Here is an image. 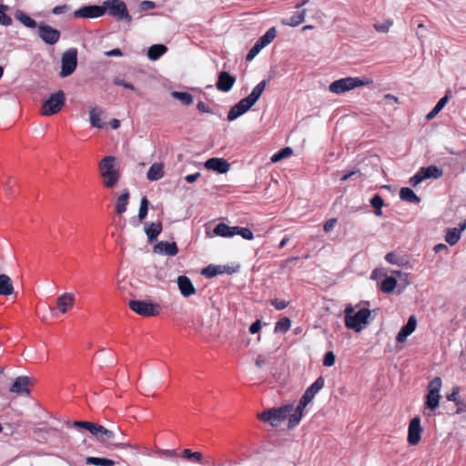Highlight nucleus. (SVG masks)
<instances>
[{
  "instance_id": "46",
  "label": "nucleus",
  "mask_w": 466,
  "mask_h": 466,
  "mask_svg": "<svg viewBox=\"0 0 466 466\" xmlns=\"http://www.w3.org/2000/svg\"><path fill=\"white\" fill-rule=\"evenodd\" d=\"M148 200L146 197H143L141 198V201H140V207H139V210H138V219L140 221H143L146 217H147V210H148Z\"/></svg>"
},
{
  "instance_id": "33",
  "label": "nucleus",
  "mask_w": 466,
  "mask_h": 466,
  "mask_svg": "<svg viewBox=\"0 0 466 466\" xmlns=\"http://www.w3.org/2000/svg\"><path fill=\"white\" fill-rule=\"evenodd\" d=\"M167 51V48L164 45L156 44L151 46L147 50V57L148 59L152 61L157 60L160 56H162Z\"/></svg>"
},
{
  "instance_id": "5",
  "label": "nucleus",
  "mask_w": 466,
  "mask_h": 466,
  "mask_svg": "<svg viewBox=\"0 0 466 466\" xmlns=\"http://www.w3.org/2000/svg\"><path fill=\"white\" fill-rule=\"evenodd\" d=\"M292 410V405L272 408L258 414V419L265 423L269 424L272 427H279L287 419L289 420V415Z\"/></svg>"
},
{
  "instance_id": "43",
  "label": "nucleus",
  "mask_w": 466,
  "mask_h": 466,
  "mask_svg": "<svg viewBox=\"0 0 466 466\" xmlns=\"http://www.w3.org/2000/svg\"><path fill=\"white\" fill-rule=\"evenodd\" d=\"M9 9L8 5H0V25L4 26H10L13 24L12 18L6 14Z\"/></svg>"
},
{
  "instance_id": "54",
  "label": "nucleus",
  "mask_w": 466,
  "mask_h": 466,
  "mask_svg": "<svg viewBox=\"0 0 466 466\" xmlns=\"http://www.w3.org/2000/svg\"><path fill=\"white\" fill-rule=\"evenodd\" d=\"M385 259L387 262H389L390 264H394V265H400V257H398L396 254L394 253H388L386 256H385Z\"/></svg>"
},
{
  "instance_id": "12",
  "label": "nucleus",
  "mask_w": 466,
  "mask_h": 466,
  "mask_svg": "<svg viewBox=\"0 0 466 466\" xmlns=\"http://www.w3.org/2000/svg\"><path fill=\"white\" fill-rule=\"evenodd\" d=\"M442 176V170L436 166L421 167L413 177L410 178V183L416 187L426 178H439Z\"/></svg>"
},
{
  "instance_id": "49",
  "label": "nucleus",
  "mask_w": 466,
  "mask_h": 466,
  "mask_svg": "<svg viewBox=\"0 0 466 466\" xmlns=\"http://www.w3.org/2000/svg\"><path fill=\"white\" fill-rule=\"evenodd\" d=\"M197 107L200 113L211 114V115H218V114L220 115V113L217 109L210 107L208 105H207L206 103H204L202 101L198 103Z\"/></svg>"
},
{
  "instance_id": "7",
  "label": "nucleus",
  "mask_w": 466,
  "mask_h": 466,
  "mask_svg": "<svg viewBox=\"0 0 466 466\" xmlns=\"http://www.w3.org/2000/svg\"><path fill=\"white\" fill-rule=\"evenodd\" d=\"M102 8H105V13L107 12L110 16L116 20H125L128 23L132 20L127 5L122 0H106Z\"/></svg>"
},
{
  "instance_id": "14",
  "label": "nucleus",
  "mask_w": 466,
  "mask_h": 466,
  "mask_svg": "<svg viewBox=\"0 0 466 466\" xmlns=\"http://www.w3.org/2000/svg\"><path fill=\"white\" fill-rule=\"evenodd\" d=\"M65 102L64 93L59 91L53 94L49 99H47L43 106V113L45 115H55L57 114Z\"/></svg>"
},
{
  "instance_id": "10",
  "label": "nucleus",
  "mask_w": 466,
  "mask_h": 466,
  "mask_svg": "<svg viewBox=\"0 0 466 466\" xmlns=\"http://www.w3.org/2000/svg\"><path fill=\"white\" fill-rule=\"evenodd\" d=\"M129 307L134 312L144 317L157 316L160 312L158 304L147 300H130Z\"/></svg>"
},
{
  "instance_id": "59",
  "label": "nucleus",
  "mask_w": 466,
  "mask_h": 466,
  "mask_svg": "<svg viewBox=\"0 0 466 466\" xmlns=\"http://www.w3.org/2000/svg\"><path fill=\"white\" fill-rule=\"evenodd\" d=\"M268 362V358L265 355H258L256 360V366L258 368H262L264 365H266Z\"/></svg>"
},
{
  "instance_id": "22",
  "label": "nucleus",
  "mask_w": 466,
  "mask_h": 466,
  "mask_svg": "<svg viewBox=\"0 0 466 466\" xmlns=\"http://www.w3.org/2000/svg\"><path fill=\"white\" fill-rule=\"evenodd\" d=\"M309 403V400H305V399L303 397H301L297 408L295 410L293 409V410L290 412L289 421V429L294 428L295 426H297L299 423V421L302 418L303 410Z\"/></svg>"
},
{
  "instance_id": "62",
  "label": "nucleus",
  "mask_w": 466,
  "mask_h": 466,
  "mask_svg": "<svg viewBox=\"0 0 466 466\" xmlns=\"http://www.w3.org/2000/svg\"><path fill=\"white\" fill-rule=\"evenodd\" d=\"M108 130L113 129L116 130L120 127V121L117 118H113L111 121L107 123Z\"/></svg>"
},
{
  "instance_id": "50",
  "label": "nucleus",
  "mask_w": 466,
  "mask_h": 466,
  "mask_svg": "<svg viewBox=\"0 0 466 466\" xmlns=\"http://www.w3.org/2000/svg\"><path fill=\"white\" fill-rule=\"evenodd\" d=\"M262 49L263 47L260 46V44L256 42L255 45L251 47V49L248 51L246 56V60L252 61Z\"/></svg>"
},
{
  "instance_id": "64",
  "label": "nucleus",
  "mask_w": 466,
  "mask_h": 466,
  "mask_svg": "<svg viewBox=\"0 0 466 466\" xmlns=\"http://www.w3.org/2000/svg\"><path fill=\"white\" fill-rule=\"evenodd\" d=\"M260 328H261L260 321L257 320L254 323H252V325L249 328V331H250V333L255 334L259 331Z\"/></svg>"
},
{
  "instance_id": "18",
  "label": "nucleus",
  "mask_w": 466,
  "mask_h": 466,
  "mask_svg": "<svg viewBox=\"0 0 466 466\" xmlns=\"http://www.w3.org/2000/svg\"><path fill=\"white\" fill-rule=\"evenodd\" d=\"M204 166L207 169L218 174H226L230 169V164L221 157L209 158L205 162Z\"/></svg>"
},
{
  "instance_id": "51",
  "label": "nucleus",
  "mask_w": 466,
  "mask_h": 466,
  "mask_svg": "<svg viewBox=\"0 0 466 466\" xmlns=\"http://www.w3.org/2000/svg\"><path fill=\"white\" fill-rule=\"evenodd\" d=\"M335 355L332 351L326 352L323 359V365L326 367H332L335 363Z\"/></svg>"
},
{
  "instance_id": "61",
  "label": "nucleus",
  "mask_w": 466,
  "mask_h": 466,
  "mask_svg": "<svg viewBox=\"0 0 466 466\" xmlns=\"http://www.w3.org/2000/svg\"><path fill=\"white\" fill-rule=\"evenodd\" d=\"M370 203L375 209V214L379 216V194H375L370 199Z\"/></svg>"
},
{
  "instance_id": "15",
  "label": "nucleus",
  "mask_w": 466,
  "mask_h": 466,
  "mask_svg": "<svg viewBox=\"0 0 466 466\" xmlns=\"http://www.w3.org/2000/svg\"><path fill=\"white\" fill-rule=\"evenodd\" d=\"M105 15V8L102 5H85L74 12L76 18H96Z\"/></svg>"
},
{
  "instance_id": "30",
  "label": "nucleus",
  "mask_w": 466,
  "mask_h": 466,
  "mask_svg": "<svg viewBox=\"0 0 466 466\" xmlns=\"http://www.w3.org/2000/svg\"><path fill=\"white\" fill-rule=\"evenodd\" d=\"M307 15V10L303 9L301 11L296 12L293 15H291L289 18L283 19L281 21L282 25H289V26H298L300 24H302L305 20Z\"/></svg>"
},
{
  "instance_id": "20",
  "label": "nucleus",
  "mask_w": 466,
  "mask_h": 466,
  "mask_svg": "<svg viewBox=\"0 0 466 466\" xmlns=\"http://www.w3.org/2000/svg\"><path fill=\"white\" fill-rule=\"evenodd\" d=\"M153 251L156 254L173 257L177 254L178 248L176 242L160 241L154 246Z\"/></svg>"
},
{
  "instance_id": "4",
  "label": "nucleus",
  "mask_w": 466,
  "mask_h": 466,
  "mask_svg": "<svg viewBox=\"0 0 466 466\" xmlns=\"http://www.w3.org/2000/svg\"><path fill=\"white\" fill-rule=\"evenodd\" d=\"M345 325L348 329L360 332L366 328L370 316V311L367 309H361L358 311L351 305L345 308Z\"/></svg>"
},
{
  "instance_id": "38",
  "label": "nucleus",
  "mask_w": 466,
  "mask_h": 466,
  "mask_svg": "<svg viewBox=\"0 0 466 466\" xmlns=\"http://www.w3.org/2000/svg\"><path fill=\"white\" fill-rule=\"evenodd\" d=\"M171 96L179 100L184 106H189L194 101L192 95L188 92L173 91L171 92Z\"/></svg>"
},
{
  "instance_id": "17",
  "label": "nucleus",
  "mask_w": 466,
  "mask_h": 466,
  "mask_svg": "<svg viewBox=\"0 0 466 466\" xmlns=\"http://www.w3.org/2000/svg\"><path fill=\"white\" fill-rule=\"evenodd\" d=\"M422 428L420 426V419L419 417L413 418L409 424L408 429V441L411 445H417L422 433Z\"/></svg>"
},
{
  "instance_id": "37",
  "label": "nucleus",
  "mask_w": 466,
  "mask_h": 466,
  "mask_svg": "<svg viewBox=\"0 0 466 466\" xmlns=\"http://www.w3.org/2000/svg\"><path fill=\"white\" fill-rule=\"evenodd\" d=\"M214 233L217 236L229 238L235 236V227H229L224 223H219L216 226Z\"/></svg>"
},
{
  "instance_id": "45",
  "label": "nucleus",
  "mask_w": 466,
  "mask_h": 466,
  "mask_svg": "<svg viewBox=\"0 0 466 466\" xmlns=\"http://www.w3.org/2000/svg\"><path fill=\"white\" fill-rule=\"evenodd\" d=\"M74 425L87 430L94 436L96 434L99 424L90 421H74Z\"/></svg>"
},
{
  "instance_id": "55",
  "label": "nucleus",
  "mask_w": 466,
  "mask_h": 466,
  "mask_svg": "<svg viewBox=\"0 0 466 466\" xmlns=\"http://www.w3.org/2000/svg\"><path fill=\"white\" fill-rule=\"evenodd\" d=\"M271 304L278 309L281 310L284 309L286 307H288L289 302L281 299H272Z\"/></svg>"
},
{
  "instance_id": "56",
  "label": "nucleus",
  "mask_w": 466,
  "mask_h": 466,
  "mask_svg": "<svg viewBox=\"0 0 466 466\" xmlns=\"http://www.w3.org/2000/svg\"><path fill=\"white\" fill-rule=\"evenodd\" d=\"M156 7V3L149 0H145L140 3V8L144 11L151 10Z\"/></svg>"
},
{
  "instance_id": "34",
  "label": "nucleus",
  "mask_w": 466,
  "mask_h": 466,
  "mask_svg": "<svg viewBox=\"0 0 466 466\" xmlns=\"http://www.w3.org/2000/svg\"><path fill=\"white\" fill-rule=\"evenodd\" d=\"M129 201V192L125 189L117 198L116 211L117 214H122L127 211V208Z\"/></svg>"
},
{
  "instance_id": "13",
  "label": "nucleus",
  "mask_w": 466,
  "mask_h": 466,
  "mask_svg": "<svg viewBox=\"0 0 466 466\" xmlns=\"http://www.w3.org/2000/svg\"><path fill=\"white\" fill-rule=\"evenodd\" d=\"M38 36L47 45H55L60 39V31L45 23L38 25Z\"/></svg>"
},
{
  "instance_id": "1",
  "label": "nucleus",
  "mask_w": 466,
  "mask_h": 466,
  "mask_svg": "<svg viewBox=\"0 0 466 466\" xmlns=\"http://www.w3.org/2000/svg\"><path fill=\"white\" fill-rule=\"evenodd\" d=\"M98 170L102 178V184L106 188L115 187L121 177L116 157L106 156L98 163Z\"/></svg>"
},
{
  "instance_id": "53",
  "label": "nucleus",
  "mask_w": 466,
  "mask_h": 466,
  "mask_svg": "<svg viewBox=\"0 0 466 466\" xmlns=\"http://www.w3.org/2000/svg\"><path fill=\"white\" fill-rule=\"evenodd\" d=\"M157 454L160 457H166V458H176L177 457V452L176 450H159L157 451Z\"/></svg>"
},
{
  "instance_id": "24",
  "label": "nucleus",
  "mask_w": 466,
  "mask_h": 466,
  "mask_svg": "<svg viewBox=\"0 0 466 466\" xmlns=\"http://www.w3.org/2000/svg\"><path fill=\"white\" fill-rule=\"evenodd\" d=\"M177 282L178 289L184 297L188 298L196 293V289L188 277L179 276Z\"/></svg>"
},
{
  "instance_id": "29",
  "label": "nucleus",
  "mask_w": 466,
  "mask_h": 466,
  "mask_svg": "<svg viewBox=\"0 0 466 466\" xmlns=\"http://www.w3.org/2000/svg\"><path fill=\"white\" fill-rule=\"evenodd\" d=\"M14 15L17 21H19L24 26L27 28L34 29L35 27H38L37 23L33 18H31L27 14H25L23 10H15Z\"/></svg>"
},
{
  "instance_id": "63",
  "label": "nucleus",
  "mask_w": 466,
  "mask_h": 466,
  "mask_svg": "<svg viewBox=\"0 0 466 466\" xmlns=\"http://www.w3.org/2000/svg\"><path fill=\"white\" fill-rule=\"evenodd\" d=\"M106 56H122L123 53L119 48H115L105 53Z\"/></svg>"
},
{
  "instance_id": "11",
  "label": "nucleus",
  "mask_w": 466,
  "mask_h": 466,
  "mask_svg": "<svg viewBox=\"0 0 466 466\" xmlns=\"http://www.w3.org/2000/svg\"><path fill=\"white\" fill-rule=\"evenodd\" d=\"M403 277L406 278V275L403 274L400 270L393 271L391 276L386 277L380 282V290L385 293H390L391 291L394 290L395 288H398V293L400 294L404 289L405 286L408 284L405 279L402 287H400V284L398 285V281H400Z\"/></svg>"
},
{
  "instance_id": "19",
  "label": "nucleus",
  "mask_w": 466,
  "mask_h": 466,
  "mask_svg": "<svg viewBox=\"0 0 466 466\" xmlns=\"http://www.w3.org/2000/svg\"><path fill=\"white\" fill-rule=\"evenodd\" d=\"M236 82V77L228 72L222 71L218 74L216 84L217 88L221 92H228Z\"/></svg>"
},
{
  "instance_id": "25",
  "label": "nucleus",
  "mask_w": 466,
  "mask_h": 466,
  "mask_svg": "<svg viewBox=\"0 0 466 466\" xmlns=\"http://www.w3.org/2000/svg\"><path fill=\"white\" fill-rule=\"evenodd\" d=\"M417 326V319L415 316H410L408 322L401 328L397 335V340L399 342H404L407 338L415 330Z\"/></svg>"
},
{
  "instance_id": "42",
  "label": "nucleus",
  "mask_w": 466,
  "mask_h": 466,
  "mask_svg": "<svg viewBox=\"0 0 466 466\" xmlns=\"http://www.w3.org/2000/svg\"><path fill=\"white\" fill-rule=\"evenodd\" d=\"M293 154V150L291 147H284L278 151L277 153L273 154L270 157L271 162L276 163L279 162L284 158H287L290 157Z\"/></svg>"
},
{
  "instance_id": "32",
  "label": "nucleus",
  "mask_w": 466,
  "mask_h": 466,
  "mask_svg": "<svg viewBox=\"0 0 466 466\" xmlns=\"http://www.w3.org/2000/svg\"><path fill=\"white\" fill-rule=\"evenodd\" d=\"M14 293V285L9 276L0 275V296H9Z\"/></svg>"
},
{
  "instance_id": "35",
  "label": "nucleus",
  "mask_w": 466,
  "mask_h": 466,
  "mask_svg": "<svg viewBox=\"0 0 466 466\" xmlns=\"http://www.w3.org/2000/svg\"><path fill=\"white\" fill-rule=\"evenodd\" d=\"M451 91L447 90L443 97H441L436 106L426 115V116H436L441 110L447 105L451 98Z\"/></svg>"
},
{
  "instance_id": "8",
  "label": "nucleus",
  "mask_w": 466,
  "mask_h": 466,
  "mask_svg": "<svg viewBox=\"0 0 466 466\" xmlns=\"http://www.w3.org/2000/svg\"><path fill=\"white\" fill-rule=\"evenodd\" d=\"M442 381L440 377L432 379L428 385V393L426 395V401L424 403V409L431 411L435 410L440 405L441 395L440 391L441 389Z\"/></svg>"
},
{
  "instance_id": "27",
  "label": "nucleus",
  "mask_w": 466,
  "mask_h": 466,
  "mask_svg": "<svg viewBox=\"0 0 466 466\" xmlns=\"http://www.w3.org/2000/svg\"><path fill=\"white\" fill-rule=\"evenodd\" d=\"M28 384H29L28 377H25V376L17 377L15 380L13 385L11 386L10 391L17 393V394H23V393L28 394L29 393V390L27 388Z\"/></svg>"
},
{
  "instance_id": "58",
  "label": "nucleus",
  "mask_w": 466,
  "mask_h": 466,
  "mask_svg": "<svg viewBox=\"0 0 466 466\" xmlns=\"http://www.w3.org/2000/svg\"><path fill=\"white\" fill-rule=\"evenodd\" d=\"M88 114L91 117L100 116L103 114V110L99 106H90Z\"/></svg>"
},
{
  "instance_id": "26",
  "label": "nucleus",
  "mask_w": 466,
  "mask_h": 466,
  "mask_svg": "<svg viewBox=\"0 0 466 466\" xmlns=\"http://www.w3.org/2000/svg\"><path fill=\"white\" fill-rule=\"evenodd\" d=\"M324 379L322 377H319L309 387L302 397L305 400H309V402L314 399L315 395L324 387Z\"/></svg>"
},
{
  "instance_id": "60",
  "label": "nucleus",
  "mask_w": 466,
  "mask_h": 466,
  "mask_svg": "<svg viewBox=\"0 0 466 466\" xmlns=\"http://www.w3.org/2000/svg\"><path fill=\"white\" fill-rule=\"evenodd\" d=\"M336 223H337V220H336L335 218H330V219H329V220H328V221H326V223L324 224V230H325L326 232H329V231H331V230L334 228V227H335Z\"/></svg>"
},
{
  "instance_id": "40",
  "label": "nucleus",
  "mask_w": 466,
  "mask_h": 466,
  "mask_svg": "<svg viewBox=\"0 0 466 466\" xmlns=\"http://www.w3.org/2000/svg\"><path fill=\"white\" fill-rule=\"evenodd\" d=\"M86 463L96 466H114L115 461L106 458L87 457Z\"/></svg>"
},
{
  "instance_id": "21",
  "label": "nucleus",
  "mask_w": 466,
  "mask_h": 466,
  "mask_svg": "<svg viewBox=\"0 0 466 466\" xmlns=\"http://www.w3.org/2000/svg\"><path fill=\"white\" fill-rule=\"evenodd\" d=\"M56 304L61 313H66L75 305V294L72 292H65L59 295L56 299Z\"/></svg>"
},
{
  "instance_id": "6",
  "label": "nucleus",
  "mask_w": 466,
  "mask_h": 466,
  "mask_svg": "<svg viewBox=\"0 0 466 466\" xmlns=\"http://www.w3.org/2000/svg\"><path fill=\"white\" fill-rule=\"evenodd\" d=\"M367 84H369V81L360 77L349 76L333 81L329 85V90L333 94L341 95Z\"/></svg>"
},
{
  "instance_id": "31",
  "label": "nucleus",
  "mask_w": 466,
  "mask_h": 466,
  "mask_svg": "<svg viewBox=\"0 0 466 466\" xmlns=\"http://www.w3.org/2000/svg\"><path fill=\"white\" fill-rule=\"evenodd\" d=\"M164 166L162 163H154L147 173V178L150 181L159 180L164 177Z\"/></svg>"
},
{
  "instance_id": "47",
  "label": "nucleus",
  "mask_w": 466,
  "mask_h": 466,
  "mask_svg": "<svg viewBox=\"0 0 466 466\" xmlns=\"http://www.w3.org/2000/svg\"><path fill=\"white\" fill-rule=\"evenodd\" d=\"M235 235H239L248 240H251L254 238L253 232L248 228L235 227Z\"/></svg>"
},
{
  "instance_id": "23",
  "label": "nucleus",
  "mask_w": 466,
  "mask_h": 466,
  "mask_svg": "<svg viewBox=\"0 0 466 466\" xmlns=\"http://www.w3.org/2000/svg\"><path fill=\"white\" fill-rule=\"evenodd\" d=\"M182 458L191 463H197L204 466L208 465V461L206 460L205 456L200 451H193L190 449H185L182 451Z\"/></svg>"
},
{
  "instance_id": "39",
  "label": "nucleus",
  "mask_w": 466,
  "mask_h": 466,
  "mask_svg": "<svg viewBox=\"0 0 466 466\" xmlns=\"http://www.w3.org/2000/svg\"><path fill=\"white\" fill-rule=\"evenodd\" d=\"M276 35V28L270 27L257 42L264 48L274 40Z\"/></svg>"
},
{
  "instance_id": "41",
  "label": "nucleus",
  "mask_w": 466,
  "mask_h": 466,
  "mask_svg": "<svg viewBox=\"0 0 466 466\" xmlns=\"http://www.w3.org/2000/svg\"><path fill=\"white\" fill-rule=\"evenodd\" d=\"M460 238H461L460 229H458L457 228H449L445 235V240L451 246L455 245L460 240Z\"/></svg>"
},
{
  "instance_id": "28",
  "label": "nucleus",
  "mask_w": 466,
  "mask_h": 466,
  "mask_svg": "<svg viewBox=\"0 0 466 466\" xmlns=\"http://www.w3.org/2000/svg\"><path fill=\"white\" fill-rule=\"evenodd\" d=\"M162 231V224L161 222H154V223H146L145 224V233L147 237L149 242L157 239L160 232Z\"/></svg>"
},
{
  "instance_id": "2",
  "label": "nucleus",
  "mask_w": 466,
  "mask_h": 466,
  "mask_svg": "<svg viewBox=\"0 0 466 466\" xmlns=\"http://www.w3.org/2000/svg\"><path fill=\"white\" fill-rule=\"evenodd\" d=\"M95 437L109 449H126L131 447L130 443L125 441V434L117 426H114L112 429H106L99 424Z\"/></svg>"
},
{
  "instance_id": "16",
  "label": "nucleus",
  "mask_w": 466,
  "mask_h": 466,
  "mask_svg": "<svg viewBox=\"0 0 466 466\" xmlns=\"http://www.w3.org/2000/svg\"><path fill=\"white\" fill-rule=\"evenodd\" d=\"M238 270V266L232 267L227 265H208L202 270V275L208 278H213L221 274H233Z\"/></svg>"
},
{
  "instance_id": "57",
  "label": "nucleus",
  "mask_w": 466,
  "mask_h": 466,
  "mask_svg": "<svg viewBox=\"0 0 466 466\" xmlns=\"http://www.w3.org/2000/svg\"><path fill=\"white\" fill-rule=\"evenodd\" d=\"M68 10H69V6L67 5H62L55 6L52 9V13L56 15H61Z\"/></svg>"
},
{
  "instance_id": "44",
  "label": "nucleus",
  "mask_w": 466,
  "mask_h": 466,
  "mask_svg": "<svg viewBox=\"0 0 466 466\" xmlns=\"http://www.w3.org/2000/svg\"><path fill=\"white\" fill-rule=\"evenodd\" d=\"M291 327V321L288 318H283L281 319H279L276 325H275V329H274V331L277 333V332H287Z\"/></svg>"
},
{
  "instance_id": "36",
  "label": "nucleus",
  "mask_w": 466,
  "mask_h": 466,
  "mask_svg": "<svg viewBox=\"0 0 466 466\" xmlns=\"http://www.w3.org/2000/svg\"><path fill=\"white\" fill-rule=\"evenodd\" d=\"M400 198L401 200L410 203H420V198L410 187H402L400 191Z\"/></svg>"
},
{
  "instance_id": "9",
  "label": "nucleus",
  "mask_w": 466,
  "mask_h": 466,
  "mask_svg": "<svg viewBox=\"0 0 466 466\" xmlns=\"http://www.w3.org/2000/svg\"><path fill=\"white\" fill-rule=\"evenodd\" d=\"M60 76L66 77L72 75L77 66V49L75 47L65 51L61 57Z\"/></svg>"
},
{
  "instance_id": "3",
  "label": "nucleus",
  "mask_w": 466,
  "mask_h": 466,
  "mask_svg": "<svg viewBox=\"0 0 466 466\" xmlns=\"http://www.w3.org/2000/svg\"><path fill=\"white\" fill-rule=\"evenodd\" d=\"M266 85V80L259 82L247 97L242 98L230 108L227 116H240L245 114L258 100Z\"/></svg>"
},
{
  "instance_id": "48",
  "label": "nucleus",
  "mask_w": 466,
  "mask_h": 466,
  "mask_svg": "<svg viewBox=\"0 0 466 466\" xmlns=\"http://www.w3.org/2000/svg\"><path fill=\"white\" fill-rule=\"evenodd\" d=\"M105 119L106 118H89V121L93 127L107 131L108 126Z\"/></svg>"
},
{
  "instance_id": "52",
  "label": "nucleus",
  "mask_w": 466,
  "mask_h": 466,
  "mask_svg": "<svg viewBox=\"0 0 466 466\" xmlns=\"http://www.w3.org/2000/svg\"><path fill=\"white\" fill-rule=\"evenodd\" d=\"M398 98L392 95L387 94L383 96L382 99H380V104L383 105H390L393 106L394 104H398Z\"/></svg>"
}]
</instances>
